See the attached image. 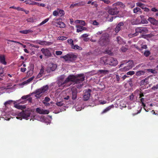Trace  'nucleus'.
<instances>
[{
    "instance_id": "f257e3e1",
    "label": "nucleus",
    "mask_w": 158,
    "mask_h": 158,
    "mask_svg": "<svg viewBox=\"0 0 158 158\" xmlns=\"http://www.w3.org/2000/svg\"><path fill=\"white\" fill-rule=\"evenodd\" d=\"M85 78V76L83 74H79L76 75H70L64 81L60 79L58 81V85L59 86H61L69 81H72L76 84L80 83L84 80Z\"/></svg>"
},
{
    "instance_id": "f03ea898",
    "label": "nucleus",
    "mask_w": 158,
    "mask_h": 158,
    "mask_svg": "<svg viewBox=\"0 0 158 158\" xmlns=\"http://www.w3.org/2000/svg\"><path fill=\"white\" fill-rule=\"evenodd\" d=\"M15 107L19 109L23 110L22 111L18 114V116L20 117H17L16 118L20 120L22 119V117L26 119L27 118L30 117L31 114V110L30 109L28 108L27 110H23L26 108L25 105H21L19 104H16L14 106Z\"/></svg>"
},
{
    "instance_id": "7ed1b4c3",
    "label": "nucleus",
    "mask_w": 158,
    "mask_h": 158,
    "mask_svg": "<svg viewBox=\"0 0 158 158\" xmlns=\"http://www.w3.org/2000/svg\"><path fill=\"white\" fill-rule=\"evenodd\" d=\"M101 61H102L105 64H109L112 66H115L118 64L117 60L111 57H102L101 59Z\"/></svg>"
},
{
    "instance_id": "20e7f679",
    "label": "nucleus",
    "mask_w": 158,
    "mask_h": 158,
    "mask_svg": "<svg viewBox=\"0 0 158 158\" xmlns=\"http://www.w3.org/2000/svg\"><path fill=\"white\" fill-rule=\"evenodd\" d=\"M109 36L107 34H103L99 42V44L102 46H106L109 43Z\"/></svg>"
},
{
    "instance_id": "39448f33",
    "label": "nucleus",
    "mask_w": 158,
    "mask_h": 158,
    "mask_svg": "<svg viewBox=\"0 0 158 158\" xmlns=\"http://www.w3.org/2000/svg\"><path fill=\"white\" fill-rule=\"evenodd\" d=\"M48 86L46 85L44 86L41 88L37 89L34 93L35 94V96L38 98H40L44 93L48 91Z\"/></svg>"
},
{
    "instance_id": "423d86ee",
    "label": "nucleus",
    "mask_w": 158,
    "mask_h": 158,
    "mask_svg": "<svg viewBox=\"0 0 158 158\" xmlns=\"http://www.w3.org/2000/svg\"><path fill=\"white\" fill-rule=\"evenodd\" d=\"M65 61L68 62H73L77 58V56L72 53H69L62 57Z\"/></svg>"
},
{
    "instance_id": "0eeeda50",
    "label": "nucleus",
    "mask_w": 158,
    "mask_h": 158,
    "mask_svg": "<svg viewBox=\"0 0 158 158\" xmlns=\"http://www.w3.org/2000/svg\"><path fill=\"white\" fill-rule=\"evenodd\" d=\"M64 11L59 8H57V9L54 11L52 13L53 15L56 17L60 16V17H62L64 15Z\"/></svg>"
},
{
    "instance_id": "6e6552de",
    "label": "nucleus",
    "mask_w": 158,
    "mask_h": 158,
    "mask_svg": "<svg viewBox=\"0 0 158 158\" xmlns=\"http://www.w3.org/2000/svg\"><path fill=\"white\" fill-rule=\"evenodd\" d=\"M108 13L111 15H114L118 14L119 12V9L118 7L113 6L108 9Z\"/></svg>"
},
{
    "instance_id": "1a4fd4ad",
    "label": "nucleus",
    "mask_w": 158,
    "mask_h": 158,
    "mask_svg": "<svg viewBox=\"0 0 158 158\" xmlns=\"http://www.w3.org/2000/svg\"><path fill=\"white\" fill-rule=\"evenodd\" d=\"M136 33L135 34L141 33L142 34H146L148 32V29L146 27H136L135 29Z\"/></svg>"
},
{
    "instance_id": "9d476101",
    "label": "nucleus",
    "mask_w": 158,
    "mask_h": 158,
    "mask_svg": "<svg viewBox=\"0 0 158 158\" xmlns=\"http://www.w3.org/2000/svg\"><path fill=\"white\" fill-rule=\"evenodd\" d=\"M57 65L56 64H52L46 68V71L47 73H50L52 71H55Z\"/></svg>"
},
{
    "instance_id": "9b49d317",
    "label": "nucleus",
    "mask_w": 158,
    "mask_h": 158,
    "mask_svg": "<svg viewBox=\"0 0 158 158\" xmlns=\"http://www.w3.org/2000/svg\"><path fill=\"white\" fill-rule=\"evenodd\" d=\"M41 51L42 53L47 58L51 57L52 56L51 53L48 49L42 48L41 49Z\"/></svg>"
},
{
    "instance_id": "f8f14e48",
    "label": "nucleus",
    "mask_w": 158,
    "mask_h": 158,
    "mask_svg": "<svg viewBox=\"0 0 158 158\" xmlns=\"http://www.w3.org/2000/svg\"><path fill=\"white\" fill-rule=\"evenodd\" d=\"M91 92V90L90 89L85 90L83 96V99L84 101H87L89 99Z\"/></svg>"
},
{
    "instance_id": "ddd939ff",
    "label": "nucleus",
    "mask_w": 158,
    "mask_h": 158,
    "mask_svg": "<svg viewBox=\"0 0 158 158\" xmlns=\"http://www.w3.org/2000/svg\"><path fill=\"white\" fill-rule=\"evenodd\" d=\"M123 63L121 64L120 66L119 67H121L124 64V63H126L127 64H125V65H128L130 68L131 69L134 66V62L133 60H130L128 61H127V60H125L123 61Z\"/></svg>"
},
{
    "instance_id": "4468645a",
    "label": "nucleus",
    "mask_w": 158,
    "mask_h": 158,
    "mask_svg": "<svg viewBox=\"0 0 158 158\" xmlns=\"http://www.w3.org/2000/svg\"><path fill=\"white\" fill-rule=\"evenodd\" d=\"M31 42L33 43L38 44L42 45H48L50 44L49 42L39 40L32 41Z\"/></svg>"
},
{
    "instance_id": "2eb2a0df",
    "label": "nucleus",
    "mask_w": 158,
    "mask_h": 158,
    "mask_svg": "<svg viewBox=\"0 0 158 158\" xmlns=\"http://www.w3.org/2000/svg\"><path fill=\"white\" fill-rule=\"evenodd\" d=\"M124 23L123 22H120L116 26L114 31L116 33L118 32L121 31L123 28Z\"/></svg>"
},
{
    "instance_id": "dca6fc26",
    "label": "nucleus",
    "mask_w": 158,
    "mask_h": 158,
    "mask_svg": "<svg viewBox=\"0 0 158 158\" xmlns=\"http://www.w3.org/2000/svg\"><path fill=\"white\" fill-rule=\"evenodd\" d=\"M77 91L76 89H71L70 93L71 97H72V99L73 100L76 99L77 97Z\"/></svg>"
},
{
    "instance_id": "f3484780",
    "label": "nucleus",
    "mask_w": 158,
    "mask_h": 158,
    "mask_svg": "<svg viewBox=\"0 0 158 158\" xmlns=\"http://www.w3.org/2000/svg\"><path fill=\"white\" fill-rule=\"evenodd\" d=\"M36 111L38 113L41 114H48L49 113V111L48 110L41 109L39 108H36Z\"/></svg>"
},
{
    "instance_id": "a211bd4d",
    "label": "nucleus",
    "mask_w": 158,
    "mask_h": 158,
    "mask_svg": "<svg viewBox=\"0 0 158 158\" xmlns=\"http://www.w3.org/2000/svg\"><path fill=\"white\" fill-rule=\"evenodd\" d=\"M116 41L119 44H125L126 43L124 42L123 39L119 36H118L116 38Z\"/></svg>"
},
{
    "instance_id": "6ab92c4d",
    "label": "nucleus",
    "mask_w": 158,
    "mask_h": 158,
    "mask_svg": "<svg viewBox=\"0 0 158 158\" xmlns=\"http://www.w3.org/2000/svg\"><path fill=\"white\" fill-rule=\"evenodd\" d=\"M113 6L115 7H118V8L119 7L122 8H124L125 7V5L121 2H118L116 3H114L113 4Z\"/></svg>"
},
{
    "instance_id": "aec40b11",
    "label": "nucleus",
    "mask_w": 158,
    "mask_h": 158,
    "mask_svg": "<svg viewBox=\"0 0 158 158\" xmlns=\"http://www.w3.org/2000/svg\"><path fill=\"white\" fill-rule=\"evenodd\" d=\"M0 62L2 64L6 65L7 64L5 61V56L4 55H0Z\"/></svg>"
},
{
    "instance_id": "412c9836",
    "label": "nucleus",
    "mask_w": 158,
    "mask_h": 158,
    "mask_svg": "<svg viewBox=\"0 0 158 158\" xmlns=\"http://www.w3.org/2000/svg\"><path fill=\"white\" fill-rule=\"evenodd\" d=\"M114 107V106L113 104L107 107L102 112L101 114H102L107 112L110 110L111 108H113Z\"/></svg>"
},
{
    "instance_id": "4be33fe9",
    "label": "nucleus",
    "mask_w": 158,
    "mask_h": 158,
    "mask_svg": "<svg viewBox=\"0 0 158 158\" xmlns=\"http://www.w3.org/2000/svg\"><path fill=\"white\" fill-rule=\"evenodd\" d=\"M44 67L43 66H42L40 70V73L37 75V77L40 78L42 77L43 74H45V73L44 72Z\"/></svg>"
},
{
    "instance_id": "5701e85b",
    "label": "nucleus",
    "mask_w": 158,
    "mask_h": 158,
    "mask_svg": "<svg viewBox=\"0 0 158 158\" xmlns=\"http://www.w3.org/2000/svg\"><path fill=\"white\" fill-rule=\"evenodd\" d=\"M148 20L153 25L156 24L157 23V21L153 18L149 17L148 19Z\"/></svg>"
},
{
    "instance_id": "b1692460",
    "label": "nucleus",
    "mask_w": 158,
    "mask_h": 158,
    "mask_svg": "<svg viewBox=\"0 0 158 158\" xmlns=\"http://www.w3.org/2000/svg\"><path fill=\"white\" fill-rule=\"evenodd\" d=\"M136 48L138 49L139 51H140L141 52L143 53V52L142 51L143 49H146L147 48V45H142L141 48H139L138 47V46L136 47Z\"/></svg>"
},
{
    "instance_id": "393cba45",
    "label": "nucleus",
    "mask_w": 158,
    "mask_h": 158,
    "mask_svg": "<svg viewBox=\"0 0 158 158\" xmlns=\"http://www.w3.org/2000/svg\"><path fill=\"white\" fill-rule=\"evenodd\" d=\"M34 77H35L34 76H33L29 78L27 81H24V82H22V85H24L25 84H27L29 83L33 80L34 78Z\"/></svg>"
},
{
    "instance_id": "a878e982",
    "label": "nucleus",
    "mask_w": 158,
    "mask_h": 158,
    "mask_svg": "<svg viewBox=\"0 0 158 158\" xmlns=\"http://www.w3.org/2000/svg\"><path fill=\"white\" fill-rule=\"evenodd\" d=\"M33 32V31L31 30H24L21 31H19V32L23 34H26L29 33H31Z\"/></svg>"
},
{
    "instance_id": "bb28decb",
    "label": "nucleus",
    "mask_w": 158,
    "mask_h": 158,
    "mask_svg": "<svg viewBox=\"0 0 158 158\" xmlns=\"http://www.w3.org/2000/svg\"><path fill=\"white\" fill-rule=\"evenodd\" d=\"M133 12L135 13H137V12L139 13V14H142V11L140 9L139 7H136L133 9Z\"/></svg>"
},
{
    "instance_id": "cd10ccee",
    "label": "nucleus",
    "mask_w": 158,
    "mask_h": 158,
    "mask_svg": "<svg viewBox=\"0 0 158 158\" xmlns=\"http://www.w3.org/2000/svg\"><path fill=\"white\" fill-rule=\"evenodd\" d=\"M57 25L59 26V27L61 28H64L65 27V24L61 22H58L56 23Z\"/></svg>"
},
{
    "instance_id": "c85d7f7f",
    "label": "nucleus",
    "mask_w": 158,
    "mask_h": 158,
    "mask_svg": "<svg viewBox=\"0 0 158 158\" xmlns=\"http://www.w3.org/2000/svg\"><path fill=\"white\" fill-rule=\"evenodd\" d=\"M71 48L74 49H78L79 50H81L82 48L79 46L77 45H74V44L71 47Z\"/></svg>"
},
{
    "instance_id": "c756f323",
    "label": "nucleus",
    "mask_w": 158,
    "mask_h": 158,
    "mask_svg": "<svg viewBox=\"0 0 158 158\" xmlns=\"http://www.w3.org/2000/svg\"><path fill=\"white\" fill-rule=\"evenodd\" d=\"M144 72L143 71H139L136 72V75L137 76H140L144 75Z\"/></svg>"
},
{
    "instance_id": "7c9ffc66",
    "label": "nucleus",
    "mask_w": 158,
    "mask_h": 158,
    "mask_svg": "<svg viewBox=\"0 0 158 158\" xmlns=\"http://www.w3.org/2000/svg\"><path fill=\"white\" fill-rule=\"evenodd\" d=\"M7 40L8 41H9L12 42H14L18 44H20L21 45L23 48H26V45H23V44H22V43H21L19 42L14 41L13 40Z\"/></svg>"
},
{
    "instance_id": "2f4dec72",
    "label": "nucleus",
    "mask_w": 158,
    "mask_h": 158,
    "mask_svg": "<svg viewBox=\"0 0 158 158\" xmlns=\"http://www.w3.org/2000/svg\"><path fill=\"white\" fill-rule=\"evenodd\" d=\"M121 81H124L126 78L129 77V76L126 75H120Z\"/></svg>"
},
{
    "instance_id": "473e14b6",
    "label": "nucleus",
    "mask_w": 158,
    "mask_h": 158,
    "mask_svg": "<svg viewBox=\"0 0 158 158\" xmlns=\"http://www.w3.org/2000/svg\"><path fill=\"white\" fill-rule=\"evenodd\" d=\"M121 69L123 71H127L131 69L130 68L128 65H125V66L123 68Z\"/></svg>"
},
{
    "instance_id": "72a5a7b5",
    "label": "nucleus",
    "mask_w": 158,
    "mask_h": 158,
    "mask_svg": "<svg viewBox=\"0 0 158 158\" xmlns=\"http://www.w3.org/2000/svg\"><path fill=\"white\" fill-rule=\"evenodd\" d=\"M77 32H79L82 31V26H77Z\"/></svg>"
},
{
    "instance_id": "f704fd0d",
    "label": "nucleus",
    "mask_w": 158,
    "mask_h": 158,
    "mask_svg": "<svg viewBox=\"0 0 158 158\" xmlns=\"http://www.w3.org/2000/svg\"><path fill=\"white\" fill-rule=\"evenodd\" d=\"M5 76L3 69L0 68V76L2 77Z\"/></svg>"
},
{
    "instance_id": "c9c22d12",
    "label": "nucleus",
    "mask_w": 158,
    "mask_h": 158,
    "mask_svg": "<svg viewBox=\"0 0 158 158\" xmlns=\"http://www.w3.org/2000/svg\"><path fill=\"white\" fill-rule=\"evenodd\" d=\"M99 71L101 73L103 74H106L109 72V71L107 70H100Z\"/></svg>"
},
{
    "instance_id": "e433bc0d",
    "label": "nucleus",
    "mask_w": 158,
    "mask_h": 158,
    "mask_svg": "<svg viewBox=\"0 0 158 158\" xmlns=\"http://www.w3.org/2000/svg\"><path fill=\"white\" fill-rule=\"evenodd\" d=\"M49 20V19L48 18H47L45 19L41 23L39 24V26H41L44 24L46 22H47Z\"/></svg>"
},
{
    "instance_id": "4c0bfd02",
    "label": "nucleus",
    "mask_w": 158,
    "mask_h": 158,
    "mask_svg": "<svg viewBox=\"0 0 158 158\" xmlns=\"http://www.w3.org/2000/svg\"><path fill=\"white\" fill-rule=\"evenodd\" d=\"M56 104L58 106H61L65 105V104L63 103L62 101L57 102L56 103Z\"/></svg>"
},
{
    "instance_id": "58836bf2",
    "label": "nucleus",
    "mask_w": 158,
    "mask_h": 158,
    "mask_svg": "<svg viewBox=\"0 0 158 158\" xmlns=\"http://www.w3.org/2000/svg\"><path fill=\"white\" fill-rule=\"evenodd\" d=\"M150 54V51L148 50L145 51L144 53V55L146 57H148L149 56Z\"/></svg>"
},
{
    "instance_id": "ea45409f",
    "label": "nucleus",
    "mask_w": 158,
    "mask_h": 158,
    "mask_svg": "<svg viewBox=\"0 0 158 158\" xmlns=\"http://www.w3.org/2000/svg\"><path fill=\"white\" fill-rule=\"evenodd\" d=\"M67 41L68 43L71 45V47L74 44L73 41L72 39H68Z\"/></svg>"
},
{
    "instance_id": "a19ab883",
    "label": "nucleus",
    "mask_w": 158,
    "mask_h": 158,
    "mask_svg": "<svg viewBox=\"0 0 158 158\" xmlns=\"http://www.w3.org/2000/svg\"><path fill=\"white\" fill-rule=\"evenodd\" d=\"M78 22V23L80 24L81 25L83 26H85L86 25V23L83 20H77Z\"/></svg>"
},
{
    "instance_id": "79ce46f5",
    "label": "nucleus",
    "mask_w": 158,
    "mask_h": 158,
    "mask_svg": "<svg viewBox=\"0 0 158 158\" xmlns=\"http://www.w3.org/2000/svg\"><path fill=\"white\" fill-rule=\"evenodd\" d=\"M121 49L122 52H125L128 49L127 48L124 46H123L121 48Z\"/></svg>"
},
{
    "instance_id": "37998d69",
    "label": "nucleus",
    "mask_w": 158,
    "mask_h": 158,
    "mask_svg": "<svg viewBox=\"0 0 158 158\" xmlns=\"http://www.w3.org/2000/svg\"><path fill=\"white\" fill-rule=\"evenodd\" d=\"M93 22L92 23V24L93 25L98 26L99 25V23L97 22L96 20H94V21H93Z\"/></svg>"
},
{
    "instance_id": "c03bdc74",
    "label": "nucleus",
    "mask_w": 158,
    "mask_h": 158,
    "mask_svg": "<svg viewBox=\"0 0 158 158\" xmlns=\"http://www.w3.org/2000/svg\"><path fill=\"white\" fill-rule=\"evenodd\" d=\"M30 95H24V96H23L22 98H21L22 99H24V100H26L27 99V98L30 97Z\"/></svg>"
},
{
    "instance_id": "a18cd8bd",
    "label": "nucleus",
    "mask_w": 158,
    "mask_h": 158,
    "mask_svg": "<svg viewBox=\"0 0 158 158\" xmlns=\"http://www.w3.org/2000/svg\"><path fill=\"white\" fill-rule=\"evenodd\" d=\"M116 80L117 82V83H119L120 80V76H119L118 75H116Z\"/></svg>"
},
{
    "instance_id": "49530a36",
    "label": "nucleus",
    "mask_w": 158,
    "mask_h": 158,
    "mask_svg": "<svg viewBox=\"0 0 158 158\" xmlns=\"http://www.w3.org/2000/svg\"><path fill=\"white\" fill-rule=\"evenodd\" d=\"M152 90H155L156 89H158V83L156 84V85H154L152 88Z\"/></svg>"
},
{
    "instance_id": "de8ad7c7",
    "label": "nucleus",
    "mask_w": 158,
    "mask_h": 158,
    "mask_svg": "<svg viewBox=\"0 0 158 158\" xmlns=\"http://www.w3.org/2000/svg\"><path fill=\"white\" fill-rule=\"evenodd\" d=\"M59 39L60 40H64L67 39V37L64 36H61L58 37Z\"/></svg>"
},
{
    "instance_id": "09e8293b",
    "label": "nucleus",
    "mask_w": 158,
    "mask_h": 158,
    "mask_svg": "<svg viewBox=\"0 0 158 158\" xmlns=\"http://www.w3.org/2000/svg\"><path fill=\"white\" fill-rule=\"evenodd\" d=\"M135 73V72L134 71H130L128 72L127 73V75H134Z\"/></svg>"
},
{
    "instance_id": "8fccbe9b",
    "label": "nucleus",
    "mask_w": 158,
    "mask_h": 158,
    "mask_svg": "<svg viewBox=\"0 0 158 158\" xmlns=\"http://www.w3.org/2000/svg\"><path fill=\"white\" fill-rule=\"evenodd\" d=\"M50 98L48 97H46L45 98L44 102H49L50 101Z\"/></svg>"
},
{
    "instance_id": "3c124183",
    "label": "nucleus",
    "mask_w": 158,
    "mask_h": 158,
    "mask_svg": "<svg viewBox=\"0 0 158 158\" xmlns=\"http://www.w3.org/2000/svg\"><path fill=\"white\" fill-rule=\"evenodd\" d=\"M136 5L140 7L141 6H142V5H144V4L140 2H138L136 3Z\"/></svg>"
},
{
    "instance_id": "603ef678",
    "label": "nucleus",
    "mask_w": 158,
    "mask_h": 158,
    "mask_svg": "<svg viewBox=\"0 0 158 158\" xmlns=\"http://www.w3.org/2000/svg\"><path fill=\"white\" fill-rule=\"evenodd\" d=\"M62 52L61 51H57L55 52V54L57 55H60L62 54Z\"/></svg>"
},
{
    "instance_id": "864d4df0",
    "label": "nucleus",
    "mask_w": 158,
    "mask_h": 158,
    "mask_svg": "<svg viewBox=\"0 0 158 158\" xmlns=\"http://www.w3.org/2000/svg\"><path fill=\"white\" fill-rule=\"evenodd\" d=\"M91 4L92 5H94L95 7H97L98 6V4L97 3V2L95 1H92Z\"/></svg>"
},
{
    "instance_id": "5fc2aeb1",
    "label": "nucleus",
    "mask_w": 158,
    "mask_h": 158,
    "mask_svg": "<svg viewBox=\"0 0 158 158\" xmlns=\"http://www.w3.org/2000/svg\"><path fill=\"white\" fill-rule=\"evenodd\" d=\"M148 71L149 72H151L152 73H155L156 72L155 70L152 69H148Z\"/></svg>"
},
{
    "instance_id": "6e6d98bb",
    "label": "nucleus",
    "mask_w": 158,
    "mask_h": 158,
    "mask_svg": "<svg viewBox=\"0 0 158 158\" xmlns=\"http://www.w3.org/2000/svg\"><path fill=\"white\" fill-rule=\"evenodd\" d=\"M141 22L143 24H147L148 23V21L145 19H142L141 20Z\"/></svg>"
},
{
    "instance_id": "4d7b16f0",
    "label": "nucleus",
    "mask_w": 158,
    "mask_h": 158,
    "mask_svg": "<svg viewBox=\"0 0 158 158\" xmlns=\"http://www.w3.org/2000/svg\"><path fill=\"white\" fill-rule=\"evenodd\" d=\"M12 102V101L9 100L8 101H6V102H5V103H4V105L5 106H6L7 104H10Z\"/></svg>"
},
{
    "instance_id": "13d9d810",
    "label": "nucleus",
    "mask_w": 158,
    "mask_h": 158,
    "mask_svg": "<svg viewBox=\"0 0 158 158\" xmlns=\"http://www.w3.org/2000/svg\"><path fill=\"white\" fill-rule=\"evenodd\" d=\"M104 3L106 4H109L110 3V1L109 0H102Z\"/></svg>"
},
{
    "instance_id": "bf43d9fd",
    "label": "nucleus",
    "mask_w": 158,
    "mask_h": 158,
    "mask_svg": "<svg viewBox=\"0 0 158 158\" xmlns=\"http://www.w3.org/2000/svg\"><path fill=\"white\" fill-rule=\"evenodd\" d=\"M30 45L32 47H34L36 48H39V46L37 45H34L33 44H30Z\"/></svg>"
},
{
    "instance_id": "052dcab7",
    "label": "nucleus",
    "mask_w": 158,
    "mask_h": 158,
    "mask_svg": "<svg viewBox=\"0 0 158 158\" xmlns=\"http://www.w3.org/2000/svg\"><path fill=\"white\" fill-rule=\"evenodd\" d=\"M89 36V35L87 34H84L82 35L81 36V37L86 38H87Z\"/></svg>"
},
{
    "instance_id": "680f3d73",
    "label": "nucleus",
    "mask_w": 158,
    "mask_h": 158,
    "mask_svg": "<svg viewBox=\"0 0 158 158\" xmlns=\"http://www.w3.org/2000/svg\"><path fill=\"white\" fill-rule=\"evenodd\" d=\"M151 10L152 11L155 12L158 11V10L156 9L155 7L152 8L151 9Z\"/></svg>"
},
{
    "instance_id": "e2e57ef3",
    "label": "nucleus",
    "mask_w": 158,
    "mask_h": 158,
    "mask_svg": "<svg viewBox=\"0 0 158 158\" xmlns=\"http://www.w3.org/2000/svg\"><path fill=\"white\" fill-rule=\"evenodd\" d=\"M27 21L28 22H33V19L32 18H30L27 19Z\"/></svg>"
},
{
    "instance_id": "0e129e2a",
    "label": "nucleus",
    "mask_w": 158,
    "mask_h": 158,
    "mask_svg": "<svg viewBox=\"0 0 158 158\" xmlns=\"http://www.w3.org/2000/svg\"><path fill=\"white\" fill-rule=\"evenodd\" d=\"M27 69L26 68H21L20 69V71L22 72H24Z\"/></svg>"
},
{
    "instance_id": "69168bd1",
    "label": "nucleus",
    "mask_w": 158,
    "mask_h": 158,
    "mask_svg": "<svg viewBox=\"0 0 158 158\" xmlns=\"http://www.w3.org/2000/svg\"><path fill=\"white\" fill-rule=\"evenodd\" d=\"M26 100L28 101L29 102H32V98L31 97H29L27 98Z\"/></svg>"
},
{
    "instance_id": "338daca9",
    "label": "nucleus",
    "mask_w": 158,
    "mask_h": 158,
    "mask_svg": "<svg viewBox=\"0 0 158 158\" xmlns=\"http://www.w3.org/2000/svg\"><path fill=\"white\" fill-rule=\"evenodd\" d=\"M33 71L32 70L29 71L27 72V74H28L29 75L31 76L33 73Z\"/></svg>"
},
{
    "instance_id": "774afa93",
    "label": "nucleus",
    "mask_w": 158,
    "mask_h": 158,
    "mask_svg": "<svg viewBox=\"0 0 158 158\" xmlns=\"http://www.w3.org/2000/svg\"><path fill=\"white\" fill-rule=\"evenodd\" d=\"M144 10L146 12H148L150 11V10L148 8L145 7L144 9Z\"/></svg>"
}]
</instances>
